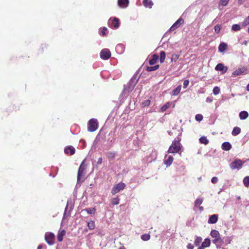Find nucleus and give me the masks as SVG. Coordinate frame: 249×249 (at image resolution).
<instances>
[{
  "mask_svg": "<svg viewBox=\"0 0 249 249\" xmlns=\"http://www.w3.org/2000/svg\"><path fill=\"white\" fill-rule=\"evenodd\" d=\"M215 70L217 71H221L222 73H224L227 71L228 68L224 66L223 64L219 63L215 67Z\"/></svg>",
  "mask_w": 249,
  "mask_h": 249,
  "instance_id": "13",
  "label": "nucleus"
},
{
  "mask_svg": "<svg viewBox=\"0 0 249 249\" xmlns=\"http://www.w3.org/2000/svg\"><path fill=\"white\" fill-rule=\"evenodd\" d=\"M66 234V231L64 230L60 231L57 235V240L59 242H61L63 240V236Z\"/></svg>",
  "mask_w": 249,
  "mask_h": 249,
  "instance_id": "25",
  "label": "nucleus"
},
{
  "mask_svg": "<svg viewBox=\"0 0 249 249\" xmlns=\"http://www.w3.org/2000/svg\"><path fill=\"white\" fill-rule=\"evenodd\" d=\"M109 26L113 29H117L120 26L119 19L115 17L113 19L110 18L108 21Z\"/></svg>",
  "mask_w": 249,
  "mask_h": 249,
  "instance_id": "8",
  "label": "nucleus"
},
{
  "mask_svg": "<svg viewBox=\"0 0 249 249\" xmlns=\"http://www.w3.org/2000/svg\"><path fill=\"white\" fill-rule=\"evenodd\" d=\"M187 248L188 249H194V246L191 243H189L187 246Z\"/></svg>",
  "mask_w": 249,
  "mask_h": 249,
  "instance_id": "54",
  "label": "nucleus"
},
{
  "mask_svg": "<svg viewBox=\"0 0 249 249\" xmlns=\"http://www.w3.org/2000/svg\"><path fill=\"white\" fill-rule=\"evenodd\" d=\"M239 118L241 120H245L249 116V113L246 111H242L239 113Z\"/></svg>",
  "mask_w": 249,
  "mask_h": 249,
  "instance_id": "20",
  "label": "nucleus"
},
{
  "mask_svg": "<svg viewBox=\"0 0 249 249\" xmlns=\"http://www.w3.org/2000/svg\"><path fill=\"white\" fill-rule=\"evenodd\" d=\"M177 139L178 140H175L170 146L168 150V153H177L180 151L181 146L180 141H181V139L178 137Z\"/></svg>",
  "mask_w": 249,
  "mask_h": 249,
  "instance_id": "2",
  "label": "nucleus"
},
{
  "mask_svg": "<svg viewBox=\"0 0 249 249\" xmlns=\"http://www.w3.org/2000/svg\"><path fill=\"white\" fill-rule=\"evenodd\" d=\"M213 100V98L212 96L208 97L206 99V102L207 103H211Z\"/></svg>",
  "mask_w": 249,
  "mask_h": 249,
  "instance_id": "52",
  "label": "nucleus"
},
{
  "mask_svg": "<svg viewBox=\"0 0 249 249\" xmlns=\"http://www.w3.org/2000/svg\"><path fill=\"white\" fill-rule=\"evenodd\" d=\"M120 199L118 197H114L112 199L111 203L113 205H118L119 203Z\"/></svg>",
  "mask_w": 249,
  "mask_h": 249,
  "instance_id": "41",
  "label": "nucleus"
},
{
  "mask_svg": "<svg viewBox=\"0 0 249 249\" xmlns=\"http://www.w3.org/2000/svg\"><path fill=\"white\" fill-rule=\"evenodd\" d=\"M184 23V19L180 18H179L170 28L169 31H173L178 28L182 24Z\"/></svg>",
  "mask_w": 249,
  "mask_h": 249,
  "instance_id": "11",
  "label": "nucleus"
},
{
  "mask_svg": "<svg viewBox=\"0 0 249 249\" xmlns=\"http://www.w3.org/2000/svg\"><path fill=\"white\" fill-rule=\"evenodd\" d=\"M43 248V246L42 245H39L38 247H37V249H42V248Z\"/></svg>",
  "mask_w": 249,
  "mask_h": 249,
  "instance_id": "58",
  "label": "nucleus"
},
{
  "mask_svg": "<svg viewBox=\"0 0 249 249\" xmlns=\"http://www.w3.org/2000/svg\"><path fill=\"white\" fill-rule=\"evenodd\" d=\"M125 187V184L123 182H120L115 185L112 189L111 194L112 195H115L118 192H119L121 190H123Z\"/></svg>",
  "mask_w": 249,
  "mask_h": 249,
  "instance_id": "7",
  "label": "nucleus"
},
{
  "mask_svg": "<svg viewBox=\"0 0 249 249\" xmlns=\"http://www.w3.org/2000/svg\"><path fill=\"white\" fill-rule=\"evenodd\" d=\"M139 73V70L137 71L135 73L134 75L130 80L129 83L126 85L124 86L123 90L124 92H127L129 93L132 91L140 78V76H138Z\"/></svg>",
  "mask_w": 249,
  "mask_h": 249,
  "instance_id": "1",
  "label": "nucleus"
},
{
  "mask_svg": "<svg viewBox=\"0 0 249 249\" xmlns=\"http://www.w3.org/2000/svg\"><path fill=\"white\" fill-rule=\"evenodd\" d=\"M100 55L103 60H107L111 56V52L108 49H104L101 50Z\"/></svg>",
  "mask_w": 249,
  "mask_h": 249,
  "instance_id": "10",
  "label": "nucleus"
},
{
  "mask_svg": "<svg viewBox=\"0 0 249 249\" xmlns=\"http://www.w3.org/2000/svg\"><path fill=\"white\" fill-rule=\"evenodd\" d=\"M150 100H146L142 103V105L144 107L148 106L150 105Z\"/></svg>",
  "mask_w": 249,
  "mask_h": 249,
  "instance_id": "51",
  "label": "nucleus"
},
{
  "mask_svg": "<svg viewBox=\"0 0 249 249\" xmlns=\"http://www.w3.org/2000/svg\"><path fill=\"white\" fill-rule=\"evenodd\" d=\"M174 158L172 156L166 155L164 158V162L167 167L170 166L173 161Z\"/></svg>",
  "mask_w": 249,
  "mask_h": 249,
  "instance_id": "14",
  "label": "nucleus"
},
{
  "mask_svg": "<svg viewBox=\"0 0 249 249\" xmlns=\"http://www.w3.org/2000/svg\"><path fill=\"white\" fill-rule=\"evenodd\" d=\"M87 226L89 230H94L95 227V222L93 221H90L88 222Z\"/></svg>",
  "mask_w": 249,
  "mask_h": 249,
  "instance_id": "34",
  "label": "nucleus"
},
{
  "mask_svg": "<svg viewBox=\"0 0 249 249\" xmlns=\"http://www.w3.org/2000/svg\"><path fill=\"white\" fill-rule=\"evenodd\" d=\"M127 172H128V170H126V169H124V170H123V173L126 174V173H127Z\"/></svg>",
  "mask_w": 249,
  "mask_h": 249,
  "instance_id": "60",
  "label": "nucleus"
},
{
  "mask_svg": "<svg viewBox=\"0 0 249 249\" xmlns=\"http://www.w3.org/2000/svg\"><path fill=\"white\" fill-rule=\"evenodd\" d=\"M107 31V29L106 27H104L102 28V31H99V34L102 36H105L106 35V32Z\"/></svg>",
  "mask_w": 249,
  "mask_h": 249,
  "instance_id": "47",
  "label": "nucleus"
},
{
  "mask_svg": "<svg viewBox=\"0 0 249 249\" xmlns=\"http://www.w3.org/2000/svg\"><path fill=\"white\" fill-rule=\"evenodd\" d=\"M227 44L224 42L221 43L218 46V51L219 52L222 53L227 49Z\"/></svg>",
  "mask_w": 249,
  "mask_h": 249,
  "instance_id": "24",
  "label": "nucleus"
},
{
  "mask_svg": "<svg viewBox=\"0 0 249 249\" xmlns=\"http://www.w3.org/2000/svg\"><path fill=\"white\" fill-rule=\"evenodd\" d=\"M249 25V16L246 17L242 22V26L244 27Z\"/></svg>",
  "mask_w": 249,
  "mask_h": 249,
  "instance_id": "39",
  "label": "nucleus"
},
{
  "mask_svg": "<svg viewBox=\"0 0 249 249\" xmlns=\"http://www.w3.org/2000/svg\"><path fill=\"white\" fill-rule=\"evenodd\" d=\"M243 182L245 186L248 188L249 187V176L245 177L243 180Z\"/></svg>",
  "mask_w": 249,
  "mask_h": 249,
  "instance_id": "36",
  "label": "nucleus"
},
{
  "mask_svg": "<svg viewBox=\"0 0 249 249\" xmlns=\"http://www.w3.org/2000/svg\"><path fill=\"white\" fill-rule=\"evenodd\" d=\"M245 161L240 159H236L231 162L230 164V167L232 170L237 169L240 170L245 163Z\"/></svg>",
  "mask_w": 249,
  "mask_h": 249,
  "instance_id": "6",
  "label": "nucleus"
},
{
  "mask_svg": "<svg viewBox=\"0 0 249 249\" xmlns=\"http://www.w3.org/2000/svg\"><path fill=\"white\" fill-rule=\"evenodd\" d=\"M189 83V81L188 80H184V82H183V88H186L187 87V86H188Z\"/></svg>",
  "mask_w": 249,
  "mask_h": 249,
  "instance_id": "50",
  "label": "nucleus"
},
{
  "mask_svg": "<svg viewBox=\"0 0 249 249\" xmlns=\"http://www.w3.org/2000/svg\"><path fill=\"white\" fill-rule=\"evenodd\" d=\"M98 127V123L96 119H90L88 123V130L89 132H93L96 131Z\"/></svg>",
  "mask_w": 249,
  "mask_h": 249,
  "instance_id": "4",
  "label": "nucleus"
},
{
  "mask_svg": "<svg viewBox=\"0 0 249 249\" xmlns=\"http://www.w3.org/2000/svg\"><path fill=\"white\" fill-rule=\"evenodd\" d=\"M116 52L120 54H122L124 50V47L122 44H119L116 46Z\"/></svg>",
  "mask_w": 249,
  "mask_h": 249,
  "instance_id": "19",
  "label": "nucleus"
},
{
  "mask_svg": "<svg viewBox=\"0 0 249 249\" xmlns=\"http://www.w3.org/2000/svg\"><path fill=\"white\" fill-rule=\"evenodd\" d=\"M246 0H238V3L241 5L243 4Z\"/></svg>",
  "mask_w": 249,
  "mask_h": 249,
  "instance_id": "56",
  "label": "nucleus"
},
{
  "mask_svg": "<svg viewBox=\"0 0 249 249\" xmlns=\"http://www.w3.org/2000/svg\"><path fill=\"white\" fill-rule=\"evenodd\" d=\"M220 88L218 87H214L213 89V94L214 95H217L220 92Z\"/></svg>",
  "mask_w": 249,
  "mask_h": 249,
  "instance_id": "43",
  "label": "nucleus"
},
{
  "mask_svg": "<svg viewBox=\"0 0 249 249\" xmlns=\"http://www.w3.org/2000/svg\"><path fill=\"white\" fill-rule=\"evenodd\" d=\"M170 104L169 103H166L161 107V110L162 112L165 111L170 107Z\"/></svg>",
  "mask_w": 249,
  "mask_h": 249,
  "instance_id": "44",
  "label": "nucleus"
},
{
  "mask_svg": "<svg viewBox=\"0 0 249 249\" xmlns=\"http://www.w3.org/2000/svg\"><path fill=\"white\" fill-rule=\"evenodd\" d=\"M213 242L215 244L218 248V247H220L224 243L223 239H222L220 235L217 236V238H214V239L213 240Z\"/></svg>",
  "mask_w": 249,
  "mask_h": 249,
  "instance_id": "15",
  "label": "nucleus"
},
{
  "mask_svg": "<svg viewBox=\"0 0 249 249\" xmlns=\"http://www.w3.org/2000/svg\"><path fill=\"white\" fill-rule=\"evenodd\" d=\"M129 3V0H118V4L120 7H126Z\"/></svg>",
  "mask_w": 249,
  "mask_h": 249,
  "instance_id": "23",
  "label": "nucleus"
},
{
  "mask_svg": "<svg viewBox=\"0 0 249 249\" xmlns=\"http://www.w3.org/2000/svg\"><path fill=\"white\" fill-rule=\"evenodd\" d=\"M159 56L155 54H154L153 56H152V58L151 59H150L149 61V63L150 65H154L157 60L159 59Z\"/></svg>",
  "mask_w": 249,
  "mask_h": 249,
  "instance_id": "21",
  "label": "nucleus"
},
{
  "mask_svg": "<svg viewBox=\"0 0 249 249\" xmlns=\"http://www.w3.org/2000/svg\"><path fill=\"white\" fill-rule=\"evenodd\" d=\"M232 146L231 144L228 142H224L221 145V148L223 150L228 151L231 149Z\"/></svg>",
  "mask_w": 249,
  "mask_h": 249,
  "instance_id": "18",
  "label": "nucleus"
},
{
  "mask_svg": "<svg viewBox=\"0 0 249 249\" xmlns=\"http://www.w3.org/2000/svg\"><path fill=\"white\" fill-rule=\"evenodd\" d=\"M150 236L148 234H144L141 235V239L143 241H148L150 239Z\"/></svg>",
  "mask_w": 249,
  "mask_h": 249,
  "instance_id": "40",
  "label": "nucleus"
},
{
  "mask_svg": "<svg viewBox=\"0 0 249 249\" xmlns=\"http://www.w3.org/2000/svg\"><path fill=\"white\" fill-rule=\"evenodd\" d=\"M55 236L52 232H46L45 235V241L49 245H53L54 244V240Z\"/></svg>",
  "mask_w": 249,
  "mask_h": 249,
  "instance_id": "9",
  "label": "nucleus"
},
{
  "mask_svg": "<svg viewBox=\"0 0 249 249\" xmlns=\"http://www.w3.org/2000/svg\"><path fill=\"white\" fill-rule=\"evenodd\" d=\"M218 216L217 214H213L211 215L208 219L209 224H215L218 221Z\"/></svg>",
  "mask_w": 249,
  "mask_h": 249,
  "instance_id": "17",
  "label": "nucleus"
},
{
  "mask_svg": "<svg viewBox=\"0 0 249 249\" xmlns=\"http://www.w3.org/2000/svg\"><path fill=\"white\" fill-rule=\"evenodd\" d=\"M203 199L202 198H199L196 199L195 201V207H198L203 202Z\"/></svg>",
  "mask_w": 249,
  "mask_h": 249,
  "instance_id": "35",
  "label": "nucleus"
},
{
  "mask_svg": "<svg viewBox=\"0 0 249 249\" xmlns=\"http://www.w3.org/2000/svg\"><path fill=\"white\" fill-rule=\"evenodd\" d=\"M168 133L170 135H172L173 134V132L171 130L168 131Z\"/></svg>",
  "mask_w": 249,
  "mask_h": 249,
  "instance_id": "59",
  "label": "nucleus"
},
{
  "mask_svg": "<svg viewBox=\"0 0 249 249\" xmlns=\"http://www.w3.org/2000/svg\"><path fill=\"white\" fill-rule=\"evenodd\" d=\"M241 132V129L240 127L238 126H235L233 128L232 132L231 134L232 135L235 136L240 134Z\"/></svg>",
  "mask_w": 249,
  "mask_h": 249,
  "instance_id": "26",
  "label": "nucleus"
},
{
  "mask_svg": "<svg viewBox=\"0 0 249 249\" xmlns=\"http://www.w3.org/2000/svg\"><path fill=\"white\" fill-rule=\"evenodd\" d=\"M210 235L213 238H217L220 235L219 232L215 230H212L211 231Z\"/></svg>",
  "mask_w": 249,
  "mask_h": 249,
  "instance_id": "32",
  "label": "nucleus"
},
{
  "mask_svg": "<svg viewBox=\"0 0 249 249\" xmlns=\"http://www.w3.org/2000/svg\"><path fill=\"white\" fill-rule=\"evenodd\" d=\"M199 210L200 212H202L204 210V208L202 206H199Z\"/></svg>",
  "mask_w": 249,
  "mask_h": 249,
  "instance_id": "57",
  "label": "nucleus"
},
{
  "mask_svg": "<svg viewBox=\"0 0 249 249\" xmlns=\"http://www.w3.org/2000/svg\"><path fill=\"white\" fill-rule=\"evenodd\" d=\"M178 57H179V55H178L177 54H175V53L173 54L172 55V56L171 58V61L172 62H176L178 59Z\"/></svg>",
  "mask_w": 249,
  "mask_h": 249,
  "instance_id": "42",
  "label": "nucleus"
},
{
  "mask_svg": "<svg viewBox=\"0 0 249 249\" xmlns=\"http://www.w3.org/2000/svg\"><path fill=\"white\" fill-rule=\"evenodd\" d=\"M229 1V0H220V4L223 6H225L227 5Z\"/></svg>",
  "mask_w": 249,
  "mask_h": 249,
  "instance_id": "48",
  "label": "nucleus"
},
{
  "mask_svg": "<svg viewBox=\"0 0 249 249\" xmlns=\"http://www.w3.org/2000/svg\"><path fill=\"white\" fill-rule=\"evenodd\" d=\"M246 89L247 91H249V83L247 85L246 87Z\"/></svg>",
  "mask_w": 249,
  "mask_h": 249,
  "instance_id": "61",
  "label": "nucleus"
},
{
  "mask_svg": "<svg viewBox=\"0 0 249 249\" xmlns=\"http://www.w3.org/2000/svg\"><path fill=\"white\" fill-rule=\"evenodd\" d=\"M204 247H203V246H202L201 245L197 249H204Z\"/></svg>",
  "mask_w": 249,
  "mask_h": 249,
  "instance_id": "62",
  "label": "nucleus"
},
{
  "mask_svg": "<svg viewBox=\"0 0 249 249\" xmlns=\"http://www.w3.org/2000/svg\"><path fill=\"white\" fill-rule=\"evenodd\" d=\"M199 141L201 143H203L205 145L208 144V143H209V140H208V139H207V138L205 136L201 137L199 139Z\"/></svg>",
  "mask_w": 249,
  "mask_h": 249,
  "instance_id": "29",
  "label": "nucleus"
},
{
  "mask_svg": "<svg viewBox=\"0 0 249 249\" xmlns=\"http://www.w3.org/2000/svg\"><path fill=\"white\" fill-rule=\"evenodd\" d=\"M74 207L73 203L71 198L68 199L67 202V205L65 209V211L63 214V218H65L66 217L70 216L71 214V212L73 210Z\"/></svg>",
  "mask_w": 249,
  "mask_h": 249,
  "instance_id": "3",
  "label": "nucleus"
},
{
  "mask_svg": "<svg viewBox=\"0 0 249 249\" xmlns=\"http://www.w3.org/2000/svg\"><path fill=\"white\" fill-rule=\"evenodd\" d=\"M142 3L145 7L149 8H151L153 5L151 0H143Z\"/></svg>",
  "mask_w": 249,
  "mask_h": 249,
  "instance_id": "22",
  "label": "nucleus"
},
{
  "mask_svg": "<svg viewBox=\"0 0 249 249\" xmlns=\"http://www.w3.org/2000/svg\"><path fill=\"white\" fill-rule=\"evenodd\" d=\"M181 86H178L175 89H174L172 91V94L174 96H177L178 95L181 90Z\"/></svg>",
  "mask_w": 249,
  "mask_h": 249,
  "instance_id": "31",
  "label": "nucleus"
},
{
  "mask_svg": "<svg viewBox=\"0 0 249 249\" xmlns=\"http://www.w3.org/2000/svg\"><path fill=\"white\" fill-rule=\"evenodd\" d=\"M211 244V240L209 238H207L205 239L204 241L202 243L201 246L204 248L209 247Z\"/></svg>",
  "mask_w": 249,
  "mask_h": 249,
  "instance_id": "27",
  "label": "nucleus"
},
{
  "mask_svg": "<svg viewBox=\"0 0 249 249\" xmlns=\"http://www.w3.org/2000/svg\"><path fill=\"white\" fill-rule=\"evenodd\" d=\"M241 29V26L238 24H235L232 25L231 27V30L233 31L237 32L240 31Z\"/></svg>",
  "mask_w": 249,
  "mask_h": 249,
  "instance_id": "33",
  "label": "nucleus"
},
{
  "mask_svg": "<svg viewBox=\"0 0 249 249\" xmlns=\"http://www.w3.org/2000/svg\"><path fill=\"white\" fill-rule=\"evenodd\" d=\"M85 160H86L85 159L82 161L79 167L77 177V183L76 185H78L80 182L81 178H82L84 176L85 171L86 168V165L84 163Z\"/></svg>",
  "mask_w": 249,
  "mask_h": 249,
  "instance_id": "5",
  "label": "nucleus"
},
{
  "mask_svg": "<svg viewBox=\"0 0 249 249\" xmlns=\"http://www.w3.org/2000/svg\"><path fill=\"white\" fill-rule=\"evenodd\" d=\"M247 69L245 67L239 68L232 73L233 76H238L242 74H246L247 73Z\"/></svg>",
  "mask_w": 249,
  "mask_h": 249,
  "instance_id": "12",
  "label": "nucleus"
},
{
  "mask_svg": "<svg viewBox=\"0 0 249 249\" xmlns=\"http://www.w3.org/2000/svg\"><path fill=\"white\" fill-rule=\"evenodd\" d=\"M86 211L88 213L94 214L95 213L96 209L94 208H86L82 210V211Z\"/></svg>",
  "mask_w": 249,
  "mask_h": 249,
  "instance_id": "28",
  "label": "nucleus"
},
{
  "mask_svg": "<svg viewBox=\"0 0 249 249\" xmlns=\"http://www.w3.org/2000/svg\"><path fill=\"white\" fill-rule=\"evenodd\" d=\"M159 65H156L154 66H148L146 67V70L147 71H154L157 70V69H159Z\"/></svg>",
  "mask_w": 249,
  "mask_h": 249,
  "instance_id": "30",
  "label": "nucleus"
},
{
  "mask_svg": "<svg viewBox=\"0 0 249 249\" xmlns=\"http://www.w3.org/2000/svg\"><path fill=\"white\" fill-rule=\"evenodd\" d=\"M196 239L195 241V244L196 246H199L200 243L202 242V238L200 236H196Z\"/></svg>",
  "mask_w": 249,
  "mask_h": 249,
  "instance_id": "37",
  "label": "nucleus"
},
{
  "mask_svg": "<svg viewBox=\"0 0 249 249\" xmlns=\"http://www.w3.org/2000/svg\"><path fill=\"white\" fill-rule=\"evenodd\" d=\"M166 57V53L164 51H161L160 52V62L163 63Z\"/></svg>",
  "mask_w": 249,
  "mask_h": 249,
  "instance_id": "38",
  "label": "nucleus"
},
{
  "mask_svg": "<svg viewBox=\"0 0 249 249\" xmlns=\"http://www.w3.org/2000/svg\"><path fill=\"white\" fill-rule=\"evenodd\" d=\"M102 161H103L102 158V157H99L98 159L97 164H101L102 163Z\"/></svg>",
  "mask_w": 249,
  "mask_h": 249,
  "instance_id": "55",
  "label": "nucleus"
},
{
  "mask_svg": "<svg viewBox=\"0 0 249 249\" xmlns=\"http://www.w3.org/2000/svg\"><path fill=\"white\" fill-rule=\"evenodd\" d=\"M203 116L200 114H197L195 116V119L196 121L200 122L203 119Z\"/></svg>",
  "mask_w": 249,
  "mask_h": 249,
  "instance_id": "45",
  "label": "nucleus"
},
{
  "mask_svg": "<svg viewBox=\"0 0 249 249\" xmlns=\"http://www.w3.org/2000/svg\"><path fill=\"white\" fill-rule=\"evenodd\" d=\"M218 179L216 177H213L211 179V181L213 183L215 184L218 182Z\"/></svg>",
  "mask_w": 249,
  "mask_h": 249,
  "instance_id": "49",
  "label": "nucleus"
},
{
  "mask_svg": "<svg viewBox=\"0 0 249 249\" xmlns=\"http://www.w3.org/2000/svg\"><path fill=\"white\" fill-rule=\"evenodd\" d=\"M119 249H125L124 246L121 247Z\"/></svg>",
  "mask_w": 249,
  "mask_h": 249,
  "instance_id": "63",
  "label": "nucleus"
},
{
  "mask_svg": "<svg viewBox=\"0 0 249 249\" xmlns=\"http://www.w3.org/2000/svg\"><path fill=\"white\" fill-rule=\"evenodd\" d=\"M80 142L82 144V148H84L86 147V142L85 140L81 139L80 141Z\"/></svg>",
  "mask_w": 249,
  "mask_h": 249,
  "instance_id": "53",
  "label": "nucleus"
},
{
  "mask_svg": "<svg viewBox=\"0 0 249 249\" xmlns=\"http://www.w3.org/2000/svg\"><path fill=\"white\" fill-rule=\"evenodd\" d=\"M75 148L72 146H67L64 149V152L65 154H70V155H72L75 153Z\"/></svg>",
  "mask_w": 249,
  "mask_h": 249,
  "instance_id": "16",
  "label": "nucleus"
},
{
  "mask_svg": "<svg viewBox=\"0 0 249 249\" xmlns=\"http://www.w3.org/2000/svg\"><path fill=\"white\" fill-rule=\"evenodd\" d=\"M247 43H248V42H247V41H244V44L247 45Z\"/></svg>",
  "mask_w": 249,
  "mask_h": 249,
  "instance_id": "64",
  "label": "nucleus"
},
{
  "mask_svg": "<svg viewBox=\"0 0 249 249\" xmlns=\"http://www.w3.org/2000/svg\"><path fill=\"white\" fill-rule=\"evenodd\" d=\"M221 29V26L220 24H217L214 27V31L216 33H219Z\"/></svg>",
  "mask_w": 249,
  "mask_h": 249,
  "instance_id": "46",
  "label": "nucleus"
}]
</instances>
